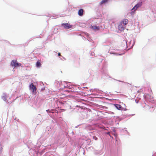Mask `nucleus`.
I'll return each instance as SVG.
<instances>
[{
	"mask_svg": "<svg viewBox=\"0 0 156 156\" xmlns=\"http://www.w3.org/2000/svg\"><path fill=\"white\" fill-rule=\"evenodd\" d=\"M46 111L48 112H51V111H50V110L49 109L46 110Z\"/></svg>",
	"mask_w": 156,
	"mask_h": 156,
	"instance_id": "nucleus-13",
	"label": "nucleus"
},
{
	"mask_svg": "<svg viewBox=\"0 0 156 156\" xmlns=\"http://www.w3.org/2000/svg\"><path fill=\"white\" fill-rule=\"evenodd\" d=\"M76 107H79V108H81V109H82L83 108V107H81L80 106H79V105H76Z\"/></svg>",
	"mask_w": 156,
	"mask_h": 156,
	"instance_id": "nucleus-12",
	"label": "nucleus"
},
{
	"mask_svg": "<svg viewBox=\"0 0 156 156\" xmlns=\"http://www.w3.org/2000/svg\"><path fill=\"white\" fill-rule=\"evenodd\" d=\"M58 56H61V55L60 53H58Z\"/></svg>",
	"mask_w": 156,
	"mask_h": 156,
	"instance_id": "nucleus-15",
	"label": "nucleus"
},
{
	"mask_svg": "<svg viewBox=\"0 0 156 156\" xmlns=\"http://www.w3.org/2000/svg\"><path fill=\"white\" fill-rule=\"evenodd\" d=\"M29 87L30 89L32 90V92L35 94L36 93L37 88L33 83L30 84Z\"/></svg>",
	"mask_w": 156,
	"mask_h": 156,
	"instance_id": "nucleus-3",
	"label": "nucleus"
},
{
	"mask_svg": "<svg viewBox=\"0 0 156 156\" xmlns=\"http://www.w3.org/2000/svg\"><path fill=\"white\" fill-rule=\"evenodd\" d=\"M11 65L12 66L16 67H18L21 66V63H18L17 61L15 60H13L12 61Z\"/></svg>",
	"mask_w": 156,
	"mask_h": 156,
	"instance_id": "nucleus-2",
	"label": "nucleus"
},
{
	"mask_svg": "<svg viewBox=\"0 0 156 156\" xmlns=\"http://www.w3.org/2000/svg\"><path fill=\"white\" fill-rule=\"evenodd\" d=\"M129 21L127 19H124L119 23L118 27V29L121 31H123L126 28L127 25Z\"/></svg>",
	"mask_w": 156,
	"mask_h": 156,
	"instance_id": "nucleus-1",
	"label": "nucleus"
},
{
	"mask_svg": "<svg viewBox=\"0 0 156 156\" xmlns=\"http://www.w3.org/2000/svg\"><path fill=\"white\" fill-rule=\"evenodd\" d=\"M109 0H102L100 2L99 4L101 5H102L103 4H105L107 3Z\"/></svg>",
	"mask_w": 156,
	"mask_h": 156,
	"instance_id": "nucleus-6",
	"label": "nucleus"
},
{
	"mask_svg": "<svg viewBox=\"0 0 156 156\" xmlns=\"http://www.w3.org/2000/svg\"><path fill=\"white\" fill-rule=\"evenodd\" d=\"M115 106L116 107V108L119 110H120L121 108V106L120 105L118 104H115Z\"/></svg>",
	"mask_w": 156,
	"mask_h": 156,
	"instance_id": "nucleus-9",
	"label": "nucleus"
},
{
	"mask_svg": "<svg viewBox=\"0 0 156 156\" xmlns=\"http://www.w3.org/2000/svg\"><path fill=\"white\" fill-rule=\"evenodd\" d=\"M107 134H109V132H108V133H107Z\"/></svg>",
	"mask_w": 156,
	"mask_h": 156,
	"instance_id": "nucleus-16",
	"label": "nucleus"
},
{
	"mask_svg": "<svg viewBox=\"0 0 156 156\" xmlns=\"http://www.w3.org/2000/svg\"><path fill=\"white\" fill-rule=\"evenodd\" d=\"M91 28L94 30H98L100 29L99 26H93L91 27Z\"/></svg>",
	"mask_w": 156,
	"mask_h": 156,
	"instance_id": "nucleus-8",
	"label": "nucleus"
},
{
	"mask_svg": "<svg viewBox=\"0 0 156 156\" xmlns=\"http://www.w3.org/2000/svg\"><path fill=\"white\" fill-rule=\"evenodd\" d=\"M95 140H97V138L96 137H94V138Z\"/></svg>",
	"mask_w": 156,
	"mask_h": 156,
	"instance_id": "nucleus-14",
	"label": "nucleus"
},
{
	"mask_svg": "<svg viewBox=\"0 0 156 156\" xmlns=\"http://www.w3.org/2000/svg\"><path fill=\"white\" fill-rule=\"evenodd\" d=\"M62 25L66 29H69L72 28V25L67 23H64L62 24Z\"/></svg>",
	"mask_w": 156,
	"mask_h": 156,
	"instance_id": "nucleus-4",
	"label": "nucleus"
},
{
	"mask_svg": "<svg viewBox=\"0 0 156 156\" xmlns=\"http://www.w3.org/2000/svg\"><path fill=\"white\" fill-rule=\"evenodd\" d=\"M83 10L82 9H80L78 12V14L80 16H82L83 15Z\"/></svg>",
	"mask_w": 156,
	"mask_h": 156,
	"instance_id": "nucleus-7",
	"label": "nucleus"
},
{
	"mask_svg": "<svg viewBox=\"0 0 156 156\" xmlns=\"http://www.w3.org/2000/svg\"><path fill=\"white\" fill-rule=\"evenodd\" d=\"M2 98L4 101H6V96L5 94L4 96H2Z\"/></svg>",
	"mask_w": 156,
	"mask_h": 156,
	"instance_id": "nucleus-11",
	"label": "nucleus"
},
{
	"mask_svg": "<svg viewBox=\"0 0 156 156\" xmlns=\"http://www.w3.org/2000/svg\"><path fill=\"white\" fill-rule=\"evenodd\" d=\"M142 5V2L138 3L136 4L134 7L132 9V10L134 9V10H136L138 8L140 7Z\"/></svg>",
	"mask_w": 156,
	"mask_h": 156,
	"instance_id": "nucleus-5",
	"label": "nucleus"
},
{
	"mask_svg": "<svg viewBox=\"0 0 156 156\" xmlns=\"http://www.w3.org/2000/svg\"><path fill=\"white\" fill-rule=\"evenodd\" d=\"M41 66V61H39L37 62L36 63V66L37 67H40Z\"/></svg>",
	"mask_w": 156,
	"mask_h": 156,
	"instance_id": "nucleus-10",
	"label": "nucleus"
}]
</instances>
